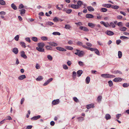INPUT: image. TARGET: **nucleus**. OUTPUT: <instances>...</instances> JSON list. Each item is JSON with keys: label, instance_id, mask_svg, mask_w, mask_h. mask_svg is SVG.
<instances>
[{"label": "nucleus", "instance_id": "052dcab7", "mask_svg": "<svg viewBox=\"0 0 129 129\" xmlns=\"http://www.w3.org/2000/svg\"><path fill=\"white\" fill-rule=\"evenodd\" d=\"M24 8V6L22 4H21L19 6V9H21Z\"/></svg>", "mask_w": 129, "mask_h": 129}, {"label": "nucleus", "instance_id": "f03ea898", "mask_svg": "<svg viewBox=\"0 0 129 129\" xmlns=\"http://www.w3.org/2000/svg\"><path fill=\"white\" fill-rule=\"evenodd\" d=\"M101 76L104 78H114L115 76L114 75H110L109 74H102Z\"/></svg>", "mask_w": 129, "mask_h": 129}, {"label": "nucleus", "instance_id": "b1692460", "mask_svg": "<svg viewBox=\"0 0 129 129\" xmlns=\"http://www.w3.org/2000/svg\"><path fill=\"white\" fill-rule=\"evenodd\" d=\"M119 29L122 31H125L127 29V28L125 27H123L120 28Z\"/></svg>", "mask_w": 129, "mask_h": 129}, {"label": "nucleus", "instance_id": "de8ad7c7", "mask_svg": "<svg viewBox=\"0 0 129 129\" xmlns=\"http://www.w3.org/2000/svg\"><path fill=\"white\" fill-rule=\"evenodd\" d=\"M63 68L65 70H67L68 69V68L67 65L65 64H64L63 65Z\"/></svg>", "mask_w": 129, "mask_h": 129}, {"label": "nucleus", "instance_id": "603ef678", "mask_svg": "<svg viewBox=\"0 0 129 129\" xmlns=\"http://www.w3.org/2000/svg\"><path fill=\"white\" fill-rule=\"evenodd\" d=\"M66 48L69 50H72L73 49V48L72 47L70 46H67L66 47Z\"/></svg>", "mask_w": 129, "mask_h": 129}, {"label": "nucleus", "instance_id": "09e8293b", "mask_svg": "<svg viewBox=\"0 0 129 129\" xmlns=\"http://www.w3.org/2000/svg\"><path fill=\"white\" fill-rule=\"evenodd\" d=\"M53 20L55 22H57L58 21V18L56 17H55L53 19Z\"/></svg>", "mask_w": 129, "mask_h": 129}, {"label": "nucleus", "instance_id": "423d86ee", "mask_svg": "<svg viewBox=\"0 0 129 129\" xmlns=\"http://www.w3.org/2000/svg\"><path fill=\"white\" fill-rule=\"evenodd\" d=\"M79 7L77 5L72 4L70 7L75 9H79Z\"/></svg>", "mask_w": 129, "mask_h": 129}, {"label": "nucleus", "instance_id": "1a4fd4ad", "mask_svg": "<svg viewBox=\"0 0 129 129\" xmlns=\"http://www.w3.org/2000/svg\"><path fill=\"white\" fill-rule=\"evenodd\" d=\"M41 117L40 115H38L36 116H35L31 118L32 120H36L40 118Z\"/></svg>", "mask_w": 129, "mask_h": 129}, {"label": "nucleus", "instance_id": "bb28decb", "mask_svg": "<svg viewBox=\"0 0 129 129\" xmlns=\"http://www.w3.org/2000/svg\"><path fill=\"white\" fill-rule=\"evenodd\" d=\"M107 9L105 8H102L100 10V11L101 12H105L107 11Z\"/></svg>", "mask_w": 129, "mask_h": 129}, {"label": "nucleus", "instance_id": "6e6552de", "mask_svg": "<svg viewBox=\"0 0 129 129\" xmlns=\"http://www.w3.org/2000/svg\"><path fill=\"white\" fill-rule=\"evenodd\" d=\"M12 52L15 54H17L18 52V50L17 48H15L13 49Z\"/></svg>", "mask_w": 129, "mask_h": 129}, {"label": "nucleus", "instance_id": "58836bf2", "mask_svg": "<svg viewBox=\"0 0 129 129\" xmlns=\"http://www.w3.org/2000/svg\"><path fill=\"white\" fill-rule=\"evenodd\" d=\"M77 45L79 46H83V43L82 42H81L79 41L77 43Z\"/></svg>", "mask_w": 129, "mask_h": 129}, {"label": "nucleus", "instance_id": "f704fd0d", "mask_svg": "<svg viewBox=\"0 0 129 129\" xmlns=\"http://www.w3.org/2000/svg\"><path fill=\"white\" fill-rule=\"evenodd\" d=\"M20 43L21 46L22 47L24 48H25L26 47V46H25V44L23 42H20Z\"/></svg>", "mask_w": 129, "mask_h": 129}, {"label": "nucleus", "instance_id": "412c9836", "mask_svg": "<svg viewBox=\"0 0 129 129\" xmlns=\"http://www.w3.org/2000/svg\"><path fill=\"white\" fill-rule=\"evenodd\" d=\"M77 4V5L79 6V9L80 8V7L81 6V5H83L82 2L80 1H78Z\"/></svg>", "mask_w": 129, "mask_h": 129}, {"label": "nucleus", "instance_id": "4d7b16f0", "mask_svg": "<svg viewBox=\"0 0 129 129\" xmlns=\"http://www.w3.org/2000/svg\"><path fill=\"white\" fill-rule=\"evenodd\" d=\"M121 116V114H118L116 115V118L118 119Z\"/></svg>", "mask_w": 129, "mask_h": 129}, {"label": "nucleus", "instance_id": "864d4df0", "mask_svg": "<svg viewBox=\"0 0 129 129\" xmlns=\"http://www.w3.org/2000/svg\"><path fill=\"white\" fill-rule=\"evenodd\" d=\"M74 101L76 102L77 103L79 102V100L76 97H74L73 98Z\"/></svg>", "mask_w": 129, "mask_h": 129}, {"label": "nucleus", "instance_id": "39448f33", "mask_svg": "<svg viewBox=\"0 0 129 129\" xmlns=\"http://www.w3.org/2000/svg\"><path fill=\"white\" fill-rule=\"evenodd\" d=\"M53 80V78H51L49 79L43 85L45 86L47 85L48 83H49L51 81Z\"/></svg>", "mask_w": 129, "mask_h": 129}, {"label": "nucleus", "instance_id": "c756f323", "mask_svg": "<svg viewBox=\"0 0 129 129\" xmlns=\"http://www.w3.org/2000/svg\"><path fill=\"white\" fill-rule=\"evenodd\" d=\"M11 7L12 8L15 10L17 9V8L16 6L13 3L11 5Z\"/></svg>", "mask_w": 129, "mask_h": 129}, {"label": "nucleus", "instance_id": "338daca9", "mask_svg": "<svg viewBox=\"0 0 129 129\" xmlns=\"http://www.w3.org/2000/svg\"><path fill=\"white\" fill-rule=\"evenodd\" d=\"M122 16L121 15H118L117 17V18L118 19H121L122 18Z\"/></svg>", "mask_w": 129, "mask_h": 129}, {"label": "nucleus", "instance_id": "4468645a", "mask_svg": "<svg viewBox=\"0 0 129 129\" xmlns=\"http://www.w3.org/2000/svg\"><path fill=\"white\" fill-rule=\"evenodd\" d=\"M83 73V71L81 70H79L77 72V76L79 77Z\"/></svg>", "mask_w": 129, "mask_h": 129}, {"label": "nucleus", "instance_id": "0e129e2a", "mask_svg": "<svg viewBox=\"0 0 129 129\" xmlns=\"http://www.w3.org/2000/svg\"><path fill=\"white\" fill-rule=\"evenodd\" d=\"M78 119L79 120H80L82 121H83L84 119L83 118V117H79L78 118Z\"/></svg>", "mask_w": 129, "mask_h": 129}, {"label": "nucleus", "instance_id": "a211bd4d", "mask_svg": "<svg viewBox=\"0 0 129 129\" xmlns=\"http://www.w3.org/2000/svg\"><path fill=\"white\" fill-rule=\"evenodd\" d=\"M36 49L39 51L41 52H43L44 51V49L42 48H41L39 47H37Z\"/></svg>", "mask_w": 129, "mask_h": 129}, {"label": "nucleus", "instance_id": "e433bc0d", "mask_svg": "<svg viewBox=\"0 0 129 129\" xmlns=\"http://www.w3.org/2000/svg\"><path fill=\"white\" fill-rule=\"evenodd\" d=\"M52 34L54 35H58L59 36L61 34L59 32H54L52 33Z\"/></svg>", "mask_w": 129, "mask_h": 129}, {"label": "nucleus", "instance_id": "774afa93", "mask_svg": "<svg viewBox=\"0 0 129 129\" xmlns=\"http://www.w3.org/2000/svg\"><path fill=\"white\" fill-rule=\"evenodd\" d=\"M33 127L32 125H30L27 126L26 129H31Z\"/></svg>", "mask_w": 129, "mask_h": 129}, {"label": "nucleus", "instance_id": "a19ab883", "mask_svg": "<svg viewBox=\"0 0 129 129\" xmlns=\"http://www.w3.org/2000/svg\"><path fill=\"white\" fill-rule=\"evenodd\" d=\"M45 48L47 50H52V47L50 46H46L45 47Z\"/></svg>", "mask_w": 129, "mask_h": 129}, {"label": "nucleus", "instance_id": "5701e85b", "mask_svg": "<svg viewBox=\"0 0 129 129\" xmlns=\"http://www.w3.org/2000/svg\"><path fill=\"white\" fill-rule=\"evenodd\" d=\"M19 11L20 12V14L22 16V15L24 14L25 12V9H22L19 10Z\"/></svg>", "mask_w": 129, "mask_h": 129}, {"label": "nucleus", "instance_id": "4be33fe9", "mask_svg": "<svg viewBox=\"0 0 129 129\" xmlns=\"http://www.w3.org/2000/svg\"><path fill=\"white\" fill-rule=\"evenodd\" d=\"M88 25L91 28H93L95 26V24L91 23H88Z\"/></svg>", "mask_w": 129, "mask_h": 129}, {"label": "nucleus", "instance_id": "9d476101", "mask_svg": "<svg viewBox=\"0 0 129 129\" xmlns=\"http://www.w3.org/2000/svg\"><path fill=\"white\" fill-rule=\"evenodd\" d=\"M86 18H91L94 17L93 15L90 14H87L85 16Z\"/></svg>", "mask_w": 129, "mask_h": 129}, {"label": "nucleus", "instance_id": "a18cd8bd", "mask_svg": "<svg viewBox=\"0 0 129 129\" xmlns=\"http://www.w3.org/2000/svg\"><path fill=\"white\" fill-rule=\"evenodd\" d=\"M129 86V84L124 83L123 84V86L124 87H126Z\"/></svg>", "mask_w": 129, "mask_h": 129}, {"label": "nucleus", "instance_id": "69168bd1", "mask_svg": "<svg viewBox=\"0 0 129 129\" xmlns=\"http://www.w3.org/2000/svg\"><path fill=\"white\" fill-rule=\"evenodd\" d=\"M36 68L37 69H39L40 68V67L38 64L37 63L36 66Z\"/></svg>", "mask_w": 129, "mask_h": 129}, {"label": "nucleus", "instance_id": "aec40b11", "mask_svg": "<svg viewBox=\"0 0 129 129\" xmlns=\"http://www.w3.org/2000/svg\"><path fill=\"white\" fill-rule=\"evenodd\" d=\"M38 47L43 48L45 46V44L43 43H39L38 44Z\"/></svg>", "mask_w": 129, "mask_h": 129}, {"label": "nucleus", "instance_id": "7c9ffc66", "mask_svg": "<svg viewBox=\"0 0 129 129\" xmlns=\"http://www.w3.org/2000/svg\"><path fill=\"white\" fill-rule=\"evenodd\" d=\"M111 7L112 9L117 10L119 8V7L117 5H112Z\"/></svg>", "mask_w": 129, "mask_h": 129}, {"label": "nucleus", "instance_id": "0eeeda50", "mask_svg": "<svg viewBox=\"0 0 129 129\" xmlns=\"http://www.w3.org/2000/svg\"><path fill=\"white\" fill-rule=\"evenodd\" d=\"M122 80V79L121 78L118 77L115 78L113 80V81L116 82H118L119 81H121Z\"/></svg>", "mask_w": 129, "mask_h": 129}, {"label": "nucleus", "instance_id": "ea45409f", "mask_svg": "<svg viewBox=\"0 0 129 129\" xmlns=\"http://www.w3.org/2000/svg\"><path fill=\"white\" fill-rule=\"evenodd\" d=\"M47 58L48 59H49L51 61L52 60L53 57H52L50 55H48L47 56Z\"/></svg>", "mask_w": 129, "mask_h": 129}, {"label": "nucleus", "instance_id": "7ed1b4c3", "mask_svg": "<svg viewBox=\"0 0 129 129\" xmlns=\"http://www.w3.org/2000/svg\"><path fill=\"white\" fill-rule=\"evenodd\" d=\"M79 28L81 30H82L85 31H88L89 30V29L85 26H80Z\"/></svg>", "mask_w": 129, "mask_h": 129}, {"label": "nucleus", "instance_id": "79ce46f5", "mask_svg": "<svg viewBox=\"0 0 129 129\" xmlns=\"http://www.w3.org/2000/svg\"><path fill=\"white\" fill-rule=\"evenodd\" d=\"M41 39L43 41H46L48 39L45 36L42 37Z\"/></svg>", "mask_w": 129, "mask_h": 129}, {"label": "nucleus", "instance_id": "3c124183", "mask_svg": "<svg viewBox=\"0 0 129 129\" xmlns=\"http://www.w3.org/2000/svg\"><path fill=\"white\" fill-rule=\"evenodd\" d=\"M109 86L110 87L111 86L113 85V82L111 81H109L108 82Z\"/></svg>", "mask_w": 129, "mask_h": 129}, {"label": "nucleus", "instance_id": "f257e3e1", "mask_svg": "<svg viewBox=\"0 0 129 129\" xmlns=\"http://www.w3.org/2000/svg\"><path fill=\"white\" fill-rule=\"evenodd\" d=\"M76 51L77 52H75V54L78 55L80 57L83 56L85 53L84 51H81L78 49H77Z\"/></svg>", "mask_w": 129, "mask_h": 129}, {"label": "nucleus", "instance_id": "20e7f679", "mask_svg": "<svg viewBox=\"0 0 129 129\" xmlns=\"http://www.w3.org/2000/svg\"><path fill=\"white\" fill-rule=\"evenodd\" d=\"M59 103V99H57L53 101L52 102V104L53 105H56L58 104Z\"/></svg>", "mask_w": 129, "mask_h": 129}, {"label": "nucleus", "instance_id": "c03bdc74", "mask_svg": "<svg viewBox=\"0 0 129 129\" xmlns=\"http://www.w3.org/2000/svg\"><path fill=\"white\" fill-rule=\"evenodd\" d=\"M102 99V96H98L97 98V100L99 102H100L101 101Z\"/></svg>", "mask_w": 129, "mask_h": 129}, {"label": "nucleus", "instance_id": "a878e982", "mask_svg": "<svg viewBox=\"0 0 129 129\" xmlns=\"http://www.w3.org/2000/svg\"><path fill=\"white\" fill-rule=\"evenodd\" d=\"M105 117L107 120L110 119L111 118L110 115L109 114H106Z\"/></svg>", "mask_w": 129, "mask_h": 129}, {"label": "nucleus", "instance_id": "f3484780", "mask_svg": "<svg viewBox=\"0 0 129 129\" xmlns=\"http://www.w3.org/2000/svg\"><path fill=\"white\" fill-rule=\"evenodd\" d=\"M87 8L88 10L90 12L93 11H94V9L92 7L89 6H88Z\"/></svg>", "mask_w": 129, "mask_h": 129}, {"label": "nucleus", "instance_id": "473e14b6", "mask_svg": "<svg viewBox=\"0 0 129 129\" xmlns=\"http://www.w3.org/2000/svg\"><path fill=\"white\" fill-rule=\"evenodd\" d=\"M43 79V77L42 76H39L36 79V80L38 81L41 80Z\"/></svg>", "mask_w": 129, "mask_h": 129}, {"label": "nucleus", "instance_id": "4c0bfd02", "mask_svg": "<svg viewBox=\"0 0 129 129\" xmlns=\"http://www.w3.org/2000/svg\"><path fill=\"white\" fill-rule=\"evenodd\" d=\"M31 39L32 40L35 42H37L38 41L37 38L35 37H32L31 38Z\"/></svg>", "mask_w": 129, "mask_h": 129}, {"label": "nucleus", "instance_id": "c9c22d12", "mask_svg": "<svg viewBox=\"0 0 129 129\" xmlns=\"http://www.w3.org/2000/svg\"><path fill=\"white\" fill-rule=\"evenodd\" d=\"M95 53L98 55H100V53L98 50L96 49H95L94 51Z\"/></svg>", "mask_w": 129, "mask_h": 129}, {"label": "nucleus", "instance_id": "6ab92c4d", "mask_svg": "<svg viewBox=\"0 0 129 129\" xmlns=\"http://www.w3.org/2000/svg\"><path fill=\"white\" fill-rule=\"evenodd\" d=\"M102 6L104 7L110 8L111 7V5L109 4H104L102 5Z\"/></svg>", "mask_w": 129, "mask_h": 129}, {"label": "nucleus", "instance_id": "8fccbe9b", "mask_svg": "<svg viewBox=\"0 0 129 129\" xmlns=\"http://www.w3.org/2000/svg\"><path fill=\"white\" fill-rule=\"evenodd\" d=\"M78 64L79 65L81 66H83L84 64H83V63L81 61H79L78 62Z\"/></svg>", "mask_w": 129, "mask_h": 129}, {"label": "nucleus", "instance_id": "6e6d98bb", "mask_svg": "<svg viewBox=\"0 0 129 129\" xmlns=\"http://www.w3.org/2000/svg\"><path fill=\"white\" fill-rule=\"evenodd\" d=\"M25 40L26 41L30 43V38H29L27 37L25 38Z\"/></svg>", "mask_w": 129, "mask_h": 129}, {"label": "nucleus", "instance_id": "9b49d317", "mask_svg": "<svg viewBox=\"0 0 129 129\" xmlns=\"http://www.w3.org/2000/svg\"><path fill=\"white\" fill-rule=\"evenodd\" d=\"M94 107V105L93 104H88L86 106V107L87 109H88L92 108H93Z\"/></svg>", "mask_w": 129, "mask_h": 129}, {"label": "nucleus", "instance_id": "13d9d810", "mask_svg": "<svg viewBox=\"0 0 129 129\" xmlns=\"http://www.w3.org/2000/svg\"><path fill=\"white\" fill-rule=\"evenodd\" d=\"M72 63L71 61L69 60H68L67 62V65L69 66H70L71 64Z\"/></svg>", "mask_w": 129, "mask_h": 129}, {"label": "nucleus", "instance_id": "cd10ccee", "mask_svg": "<svg viewBox=\"0 0 129 129\" xmlns=\"http://www.w3.org/2000/svg\"><path fill=\"white\" fill-rule=\"evenodd\" d=\"M109 26L112 27L113 28H114L115 27V25L113 22H111L110 24H109Z\"/></svg>", "mask_w": 129, "mask_h": 129}, {"label": "nucleus", "instance_id": "2f4dec72", "mask_svg": "<svg viewBox=\"0 0 129 129\" xmlns=\"http://www.w3.org/2000/svg\"><path fill=\"white\" fill-rule=\"evenodd\" d=\"M118 57L119 58H120L122 56V54L121 52L120 51H119L118 52Z\"/></svg>", "mask_w": 129, "mask_h": 129}, {"label": "nucleus", "instance_id": "f8f14e48", "mask_svg": "<svg viewBox=\"0 0 129 129\" xmlns=\"http://www.w3.org/2000/svg\"><path fill=\"white\" fill-rule=\"evenodd\" d=\"M49 45L52 46H57V44L54 42H50L49 43Z\"/></svg>", "mask_w": 129, "mask_h": 129}, {"label": "nucleus", "instance_id": "680f3d73", "mask_svg": "<svg viewBox=\"0 0 129 129\" xmlns=\"http://www.w3.org/2000/svg\"><path fill=\"white\" fill-rule=\"evenodd\" d=\"M121 41L120 40H117L116 41V43L117 45H119L121 43Z\"/></svg>", "mask_w": 129, "mask_h": 129}, {"label": "nucleus", "instance_id": "393cba45", "mask_svg": "<svg viewBox=\"0 0 129 129\" xmlns=\"http://www.w3.org/2000/svg\"><path fill=\"white\" fill-rule=\"evenodd\" d=\"M90 80V77L89 76L87 77L85 79L86 83L88 84L89 83Z\"/></svg>", "mask_w": 129, "mask_h": 129}, {"label": "nucleus", "instance_id": "37998d69", "mask_svg": "<svg viewBox=\"0 0 129 129\" xmlns=\"http://www.w3.org/2000/svg\"><path fill=\"white\" fill-rule=\"evenodd\" d=\"M120 38L122 40L123 39H128V38L125 36H122L120 37Z\"/></svg>", "mask_w": 129, "mask_h": 129}, {"label": "nucleus", "instance_id": "c85d7f7f", "mask_svg": "<svg viewBox=\"0 0 129 129\" xmlns=\"http://www.w3.org/2000/svg\"><path fill=\"white\" fill-rule=\"evenodd\" d=\"M64 28L67 29H70L71 28V26L69 24L65 25Z\"/></svg>", "mask_w": 129, "mask_h": 129}, {"label": "nucleus", "instance_id": "ddd939ff", "mask_svg": "<svg viewBox=\"0 0 129 129\" xmlns=\"http://www.w3.org/2000/svg\"><path fill=\"white\" fill-rule=\"evenodd\" d=\"M26 77L25 75H22L19 76L18 77V79L20 80H21L26 78Z\"/></svg>", "mask_w": 129, "mask_h": 129}, {"label": "nucleus", "instance_id": "5fc2aeb1", "mask_svg": "<svg viewBox=\"0 0 129 129\" xmlns=\"http://www.w3.org/2000/svg\"><path fill=\"white\" fill-rule=\"evenodd\" d=\"M19 38V36L18 35L16 36L14 38L15 40L16 41H18V40Z\"/></svg>", "mask_w": 129, "mask_h": 129}, {"label": "nucleus", "instance_id": "49530a36", "mask_svg": "<svg viewBox=\"0 0 129 129\" xmlns=\"http://www.w3.org/2000/svg\"><path fill=\"white\" fill-rule=\"evenodd\" d=\"M72 11V10L70 9H68L66 10V13L68 14L70 13Z\"/></svg>", "mask_w": 129, "mask_h": 129}, {"label": "nucleus", "instance_id": "e2e57ef3", "mask_svg": "<svg viewBox=\"0 0 129 129\" xmlns=\"http://www.w3.org/2000/svg\"><path fill=\"white\" fill-rule=\"evenodd\" d=\"M117 25L119 26H122V23L121 22H118Z\"/></svg>", "mask_w": 129, "mask_h": 129}, {"label": "nucleus", "instance_id": "dca6fc26", "mask_svg": "<svg viewBox=\"0 0 129 129\" xmlns=\"http://www.w3.org/2000/svg\"><path fill=\"white\" fill-rule=\"evenodd\" d=\"M56 49L57 50L60 51H66L65 49L60 47H56Z\"/></svg>", "mask_w": 129, "mask_h": 129}, {"label": "nucleus", "instance_id": "2eb2a0df", "mask_svg": "<svg viewBox=\"0 0 129 129\" xmlns=\"http://www.w3.org/2000/svg\"><path fill=\"white\" fill-rule=\"evenodd\" d=\"M106 33L107 35L110 36L113 35L114 34V33L113 32L109 30L107 31Z\"/></svg>", "mask_w": 129, "mask_h": 129}, {"label": "nucleus", "instance_id": "72a5a7b5", "mask_svg": "<svg viewBox=\"0 0 129 129\" xmlns=\"http://www.w3.org/2000/svg\"><path fill=\"white\" fill-rule=\"evenodd\" d=\"M0 4L2 5H5L6 4V2L3 0H0Z\"/></svg>", "mask_w": 129, "mask_h": 129}, {"label": "nucleus", "instance_id": "bf43d9fd", "mask_svg": "<svg viewBox=\"0 0 129 129\" xmlns=\"http://www.w3.org/2000/svg\"><path fill=\"white\" fill-rule=\"evenodd\" d=\"M104 25L106 27H108L109 26V24L108 22L106 23L105 22V24Z\"/></svg>", "mask_w": 129, "mask_h": 129}]
</instances>
